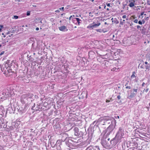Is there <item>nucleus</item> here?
Returning a JSON list of instances; mask_svg holds the SVG:
<instances>
[{"label":"nucleus","mask_w":150,"mask_h":150,"mask_svg":"<svg viewBox=\"0 0 150 150\" xmlns=\"http://www.w3.org/2000/svg\"><path fill=\"white\" fill-rule=\"evenodd\" d=\"M141 28V27L140 26V25H138L137 26V29H139V28Z\"/></svg>","instance_id":"40"},{"label":"nucleus","mask_w":150,"mask_h":150,"mask_svg":"<svg viewBox=\"0 0 150 150\" xmlns=\"http://www.w3.org/2000/svg\"><path fill=\"white\" fill-rule=\"evenodd\" d=\"M124 129L123 128L120 127L118 132L117 134L115 137L114 138L113 140H116L117 142H118L124 135Z\"/></svg>","instance_id":"2"},{"label":"nucleus","mask_w":150,"mask_h":150,"mask_svg":"<svg viewBox=\"0 0 150 150\" xmlns=\"http://www.w3.org/2000/svg\"><path fill=\"white\" fill-rule=\"evenodd\" d=\"M76 28V26H75L74 27V28Z\"/></svg>","instance_id":"58"},{"label":"nucleus","mask_w":150,"mask_h":150,"mask_svg":"<svg viewBox=\"0 0 150 150\" xmlns=\"http://www.w3.org/2000/svg\"><path fill=\"white\" fill-rule=\"evenodd\" d=\"M107 6H108L110 7V4H109V3H108V4L107 3Z\"/></svg>","instance_id":"43"},{"label":"nucleus","mask_w":150,"mask_h":150,"mask_svg":"<svg viewBox=\"0 0 150 150\" xmlns=\"http://www.w3.org/2000/svg\"><path fill=\"white\" fill-rule=\"evenodd\" d=\"M126 20H128V18H126Z\"/></svg>","instance_id":"57"},{"label":"nucleus","mask_w":150,"mask_h":150,"mask_svg":"<svg viewBox=\"0 0 150 150\" xmlns=\"http://www.w3.org/2000/svg\"><path fill=\"white\" fill-rule=\"evenodd\" d=\"M149 42H150V41H149Z\"/></svg>","instance_id":"63"},{"label":"nucleus","mask_w":150,"mask_h":150,"mask_svg":"<svg viewBox=\"0 0 150 150\" xmlns=\"http://www.w3.org/2000/svg\"><path fill=\"white\" fill-rule=\"evenodd\" d=\"M110 49H110L109 52H110V53H112V54L111 55V56L112 57H116V56L119 53V52L118 51L115 52L111 51L110 50Z\"/></svg>","instance_id":"9"},{"label":"nucleus","mask_w":150,"mask_h":150,"mask_svg":"<svg viewBox=\"0 0 150 150\" xmlns=\"http://www.w3.org/2000/svg\"><path fill=\"white\" fill-rule=\"evenodd\" d=\"M112 40L111 39H105V42H104V43L105 44H106L107 45L105 47V48H107V50H108V46H110L111 47L110 45H112L111 44V41ZM104 45H105V44H104Z\"/></svg>","instance_id":"8"},{"label":"nucleus","mask_w":150,"mask_h":150,"mask_svg":"<svg viewBox=\"0 0 150 150\" xmlns=\"http://www.w3.org/2000/svg\"><path fill=\"white\" fill-rule=\"evenodd\" d=\"M146 68V69H148L150 68V64H148V65L145 66Z\"/></svg>","instance_id":"20"},{"label":"nucleus","mask_w":150,"mask_h":150,"mask_svg":"<svg viewBox=\"0 0 150 150\" xmlns=\"http://www.w3.org/2000/svg\"><path fill=\"white\" fill-rule=\"evenodd\" d=\"M36 30H39V28L38 27H37L36 28Z\"/></svg>","instance_id":"46"},{"label":"nucleus","mask_w":150,"mask_h":150,"mask_svg":"<svg viewBox=\"0 0 150 150\" xmlns=\"http://www.w3.org/2000/svg\"><path fill=\"white\" fill-rule=\"evenodd\" d=\"M73 16L74 17V15H73ZM72 17V16H70V17H69V20H71V18Z\"/></svg>","instance_id":"32"},{"label":"nucleus","mask_w":150,"mask_h":150,"mask_svg":"<svg viewBox=\"0 0 150 150\" xmlns=\"http://www.w3.org/2000/svg\"><path fill=\"white\" fill-rule=\"evenodd\" d=\"M22 0H15V1L16 2H19L21 1H22Z\"/></svg>","instance_id":"34"},{"label":"nucleus","mask_w":150,"mask_h":150,"mask_svg":"<svg viewBox=\"0 0 150 150\" xmlns=\"http://www.w3.org/2000/svg\"><path fill=\"white\" fill-rule=\"evenodd\" d=\"M144 15H146V14H144Z\"/></svg>","instance_id":"60"},{"label":"nucleus","mask_w":150,"mask_h":150,"mask_svg":"<svg viewBox=\"0 0 150 150\" xmlns=\"http://www.w3.org/2000/svg\"><path fill=\"white\" fill-rule=\"evenodd\" d=\"M134 74H135V72L134 71L132 73V75H131V79H133L134 78H135L136 76Z\"/></svg>","instance_id":"17"},{"label":"nucleus","mask_w":150,"mask_h":150,"mask_svg":"<svg viewBox=\"0 0 150 150\" xmlns=\"http://www.w3.org/2000/svg\"><path fill=\"white\" fill-rule=\"evenodd\" d=\"M55 12L56 13H59L60 12V11L59 10H57L55 11Z\"/></svg>","instance_id":"38"},{"label":"nucleus","mask_w":150,"mask_h":150,"mask_svg":"<svg viewBox=\"0 0 150 150\" xmlns=\"http://www.w3.org/2000/svg\"><path fill=\"white\" fill-rule=\"evenodd\" d=\"M112 126L111 125L107 127L104 134V138L105 139V140L104 141V147L106 148H109L110 145L111 141H110V139L109 137V136L112 131Z\"/></svg>","instance_id":"1"},{"label":"nucleus","mask_w":150,"mask_h":150,"mask_svg":"<svg viewBox=\"0 0 150 150\" xmlns=\"http://www.w3.org/2000/svg\"><path fill=\"white\" fill-rule=\"evenodd\" d=\"M140 68L141 69H144V64H139L138 66V68Z\"/></svg>","instance_id":"14"},{"label":"nucleus","mask_w":150,"mask_h":150,"mask_svg":"<svg viewBox=\"0 0 150 150\" xmlns=\"http://www.w3.org/2000/svg\"><path fill=\"white\" fill-rule=\"evenodd\" d=\"M116 24H118L119 23V21H117L116 22Z\"/></svg>","instance_id":"49"},{"label":"nucleus","mask_w":150,"mask_h":150,"mask_svg":"<svg viewBox=\"0 0 150 150\" xmlns=\"http://www.w3.org/2000/svg\"><path fill=\"white\" fill-rule=\"evenodd\" d=\"M2 46V45L1 44H0V47H1Z\"/></svg>","instance_id":"55"},{"label":"nucleus","mask_w":150,"mask_h":150,"mask_svg":"<svg viewBox=\"0 0 150 150\" xmlns=\"http://www.w3.org/2000/svg\"><path fill=\"white\" fill-rule=\"evenodd\" d=\"M59 9L60 10H62L63 11H64V7H62L60 8H59Z\"/></svg>","instance_id":"27"},{"label":"nucleus","mask_w":150,"mask_h":150,"mask_svg":"<svg viewBox=\"0 0 150 150\" xmlns=\"http://www.w3.org/2000/svg\"><path fill=\"white\" fill-rule=\"evenodd\" d=\"M109 30V28H107L106 30H105L104 29V31H103L104 33H105V32H106L107 31H108Z\"/></svg>","instance_id":"26"},{"label":"nucleus","mask_w":150,"mask_h":150,"mask_svg":"<svg viewBox=\"0 0 150 150\" xmlns=\"http://www.w3.org/2000/svg\"><path fill=\"white\" fill-rule=\"evenodd\" d=\"M59 28L60 31H62L66 32L68 30V29L67 27L64 25H63L61 26L60 27H59Z\"/></svg>","instance_id":"11"},{"label":"nucleus","mask_w":150,"mask_h":150,"mask_svg":"<svg viewBox=\"0 0 150 150\" xmlns=\"http://www.w3.org/2000/svg\"><path fill=\"white\" fill-rule=\"evenodd\" d=\"M104 23H105V24H107V23L106 22H105Z\"/></svg>","instance_id":"56"},{"label":"nucleus","mask_w":150,"mask_h":150,"mask_svg":"<svg viewBox=\"0 0 150 150\" xmlns=\"http://www.w3.org/2000/svg\"><path fill=\"white\" fill-rule=\"evenodd\" d=\"M142 23H143L144 24V23L145 22V21L144 19L142 20Z\"/></svg>","instance_id":"35"},{"label":"nucleus","mask_w":150,"mask_h":150,"mask_svg":"<svg viewBox=\"0 0 150 150\" xmlns=\"http://www.w3.org/2000/svg\"><path fill=\"white\" fill-rule=\"evenodd\" d=\"M96 31L98 32H101V31L100 30H101L100 29H97L96 30Z\"/></svg>","instance_id":"36"},{"label":"nucleus","mask_w":150,"mask_h":150,"mask_svg":"<svg viewBox=\"0 0 150 150\" xmlns=\"http://www.w3.org/2000/svg\"><path fill=\"white\" fill-rule=\"evenodd\" d=\"M125 20H123L122 21H120V24L122 25H123V24L125 23Z\"/></svg>","instance_id":"21"},{"label":"nucleus","mask_w":150,"mask_h":150,"mask_svg":"<svg viewBox=\"0 0 150 150\" xmlns=\"http://www.w3.org/2000/svg\"><path fill=\"white\" fill-rule=\"evenodd\" d=\"M133 92L132 90L130 91V93L129 95L128 96V98H132L137 95V93L138 91V88H134L133 89Z\"/></svg>","instance_id":"6"},{"label":"nucleus","mask_w":150,"mask_h":150,"mask_svg":"<svg viewBox=\"0 0 150 150\" xmlns=\"http://www.w3.org/2000/svg\"><path fill=\"white\" fill-rule=\"evenodd\" d=\"M138 20L137 19H136L133 21V22L135 23H138Z\"/></svg>","instance_id":"24"},{"label":"nucleus","mask_w":150,"mask_h":150,"mask_svg":"<svg viewBox=\"0 0 150 150\" xmlns=\"http://www.w3.org/2000/svg\"><path fill=\"white\" fill-rule=\"evenodd\" d=\"M138 23L139 24H140V25H142V22L141 21H139L138 22Z\"/></svg>","instance_id":"30"},{"label":"nucleus","mask_w":150,"mask_h":150,"mask_svg":"<svg viewBox=\"0 0 150 150\" xmlns=\"http://www.w3.org/2000/svg\"><path fill=\"white\" fill-rule=\"evenodd\" d=\"M1 30H2V28H0V32H1Z\"/></svg>","instance_id":"50"},{"label":"nucleus","mask_w":150,"mask_h":150,"mask_svg":"<svg viewBox=\"0 0 150 150\" xmlns=\"http://www.w3.org/2000/svg\"><path fill=\"white\" fill-rule=\"evenodd\" d=\"M1 69L2 72L5 74H11L12 72V70L10 69L9 67L8 64L7 63H5L2 65L1 67Z\"/></svg>","instance_id":"3"},{"label":"nucleus","mask_w":150,"mask_h":150,"mask_svg":"<svg viewBox=\"0 0 150 150\" xmlns=\"http://www.w3.org/2000/svg\"><path fill=\"white\" fill-rule=\"evenodd\" d=\"M74 135L77 137L80 136V134L79 132V129L78 128L75 127L74 129Z\"/></svg>","instance_id":"10"},{"label":"nucleus","mask_w":150,"mask_h":150,"mask_svg":"<svg viewBox=\"0 0 150 150\" xmlns=\"http://www.w3.org/2000/svg\"><path fill=\"white\" fill-rule=\"evenodd\" d=\"M104 64L106 67H108L110 65V63L107 60H104Z\"/></svg>","instance_id":"13"},{"label":"nucleus","mask_w":150,"mask_h":150,"mask_svg":"<svg viewBox=\"0 0 150 150\" xmlns=\"http://www.w3.org/2000/svg\"><path fill=\"white\" fill-rule=\"evenodd\" d=\"M1 66V65L0 64V67Z\"/></svg>","instance_id":"62"},{"label":"nucleus","mask_w":150,"mask_h":150,"mask_svg":"<svg viewBox=\"0 0 150 150\" xmlns=\"http://www.w3.org/2000/svg\"><path fill=\"white\" fill-rule=\"evenodd\" d=\"M145 83L144 82H143L142 84V86H143L144 85H145Z\"/></svg>","instance_id":"45"},{"label":"nucleus","mask_w":150,"mask_h":150,"mask_svg":"<svg viewBox=\"0 0 150 150\" xmlns=\"http://www.w3.org/2000/svg\"><path fill=\"white\" fill-rule=\"evenodd\" d=\"M76 18H74L73 19H72V21L73 22V23H75V24H76V25H77V22H76L77 21L76 20Z\"/></svg>","instance_id":"16"},{"label":"nucleus","mask_w":150,"mask_h":150,"mask_svg":"<svg viewBox=\"0 0 150 150\" xmlns=\"http://www.w3.org/2000/svg\"><path fill=\"white\" fill-rule=\"evenodd\" d=\"M128 84V83H127L125 85V86H126V88H127V89H130L131 88V87L130 86H127V85Z\"/></svg>","instance_id":"18"},{"label":"nucleus","mask_w":150,"mask_h":150,"mask_svg":"<svg viewBox=\"0 0 150 150\" xmlns=\"http://www.w3.org/2000/svg\"><path fill=\"white\" fill-rule=\"evenodd\" d=\"M106 6H105L104 7V8L105 9H106Z\"/></svg>","instance_id":"51"},{"label":"nucleus","mask_w":150,"mask_h":150,"mask_svg":"<svg viewBox=\"0 0 150 150\" xmlns=\"http://www.w3.org/2000/svg\"><path fill=\"white\" fill-rule=\"evenodd\" d=\"M112 71H115V70L114 69H112Z\"/></svg>","instance_id":"52"},{"label":"nucleus","mask_w":150,"mask_h":150,"mask_svg":"<svg viewBox=\"0 0 150 150\" xmlns=\"http://www.w3.org/2000/svg\"><path fill=\"white\" fill-rule=\"evenodd\" d=\"M115 37V35H113V36H112V39H113Z\"/></svg>","instance_id":"47"},{"label":"nucleus","mask_w":150,"mask_h":150,"mask_svg":"<svg viewBox=\"0 0 150 150\" xmlns=\"http://www.w3.org/2000/svg\"><path fill=\"white\" fill-rule=\"evenodd\" d=\"M88 95V92H87L86 93V98H87V96Z\"/></svg>","instance_id":"39"},{"label":"nucleus","mask_w":150,"mask_h":150,"mask_svg":"<svg viewBox=\"0 0 150 150\" xmlns=\"http://www.w3.org/2000/svg\"><path fill=\"white\" fill-rule=\"evenodd\" d=\"M117 118H118V119H119V116H117Z\"/></svg>","instance_id":"54"},{"label":"nucleus","mask_w":150,"mask_h":150,"mask_svg":"<svg viewBox=\"0 0 150 150\" xmlns=\"http://www.w3.org/2000/svg\"><path fill=\"white\" fill-rule=\"evenodd\" d=\"M129 2H130L129 4V7H133L134 6V3L135 2V1L134 0L133 2H131L130 1V0H129Z\"/></svg>","instance_id":"12"},{"label":"nucleus","mask_w":150,"mask_h":150,"mask_svg":"<svg viewBox=\"0 0 150 150\" xmlns=\"http://www.w3.org/2000/svg\"><path fill=\"white\" fill-rule=\"evenodd\" d=\"M100 24V23H96L94 22H93L92 23L90 24L87 27V28L88 29H93L94 28H96L99 26Z\"/></svg>","instance_id":"7"},{"label":"nucleus","mask_w":150,"mask_h":150,"mask_svg":"<svg viewBox=\"0 0 150 150\" xmlns=\"http://www.w3.org/2000/svg\"><path fill=\"white\" fill-rule=\"evenodd\" d=\"M106 10H109V8H106Z\"/></svg>","instance_id":"53"},{"label":"nucleus","mask_w":150,"mask_h":150,"mask_svg":"<svg viewBox=\"0 0 150 150\" xmlns=\"http://www.w3.org/2000/svg\"><path fill=\"white\" fill-rule=\"evenodd\" d=\"M110 101V100H106V102L107 103L109 102Z\"/></svg>","instance_id":"41"},{"label":"nucleus","mask_w":150,"mask_h":150,"mask_svg":"<svg viewBox=\"0 0 150 150\" xmlns=\"http://www.w3.org/2000/svg\"><path fill=\"white\" fill-rule=\"evenodd\" d=\"M145 64H148V63L147 62H145Z\"/></svg>","instance_id":"48"},{"label":"nucleus","mask_w":150,"mask_h":150,"mask_svg":"<svg viewBox=\"0 0 150 150\" xmlns=\"http://www.w3.org/2000/svg\"><path fill=\"white\" fill-rule=\"evenodd\" d=\"M144 11L141 12V16L143 15H144Z\"/></svg>","instance_id":"37"},{"label":"nucleus","mask_w":150,"mask_h":150,"mask_svg":"<svg viewBox=\"0 0 150 150\" xmlns=\"http://www.w3.org/2000/svg\"><path fill=\"white\" fill-rule=\"evenodd\" d=\"M56 143L59 144V145H60L61 144V142L60 140H58L57 141Z\"/></svg>","instance_id":"19"},{"label":"nucleus","mask_w":150,"mask_h":150,"mask_svg":"<svg viewBox=\"0 0 150 150\" xmlns=\"http://www.w3.org/2000/svg\"><path fill=\"white\" fill-rule=\"evenodd\" d=\"M0 27H1L0 28H4L3 26V25H0Z\"/></svg>","instance_id":"44"},{"label":"nucleus","mask_w":150,"mask_h":150,"mask_svg":"<svg viewBox=\"0 0 150 150\" xmlns=\"http://www.w3.org/2000/svg\"><path fill=\"white\" fill-rule=\"evenodd\" d=\"M30 15V11H27V15L29 16Z\"/></svg>","instance_id":"25"},{"label":"nucleus","mask_w":150,"mask_h":150,"mask_svg":"<svg viewBox=\"0 0 150 150\" xmlns=\"http://www.w3.org/2000/svg\"><path fill=\"white\" fill-rule=\"evenodd\" d=\"M40 29H42V28H40Z\"/></svg>","instance_id":"61"},{"label":"nucleus","mask_w":150,"mask_h":150,"mask_svg":"<svg viewBox=\"0 0 150 150\" xmlns=\"http://www.w3.org/2000/svg\"><path fill=\"white\" fill-rule=\"evenodd\" d=\"M113 120L114 122H115V120L113 119L111 117L108 116H104V125H108V124L110 123V124L108 127L110 126H112V130L113 129V126L112 125V120Z\"/></svg>","instance_id":"4"},{"label":"nucleus","mask_w":150,"mask_h":150,"mask_svg":"<svg viewBox=\"0 0 150 150\" xmlns=\"http://www.w3.org/2000/svg\"><path fill=\"white\" fill-rule=\"evenodd\" d=\"M18 17L17 16H13V18H14V19H17L18 18Z\"/></svg>","instance_id":"23"},{"label":"nucleus","mask_w":150,"mask_h":150,"mask_svg":"<svg viewBox=\"0 0 150 150\" xmlns=\"http://www.w3.org/2000/svg\"><path fill=\"white\" fill-rule=\"evenodd\" d=\"M93 148L92 147H89L87 148L86 150H93Z\"/></svg>","instance_id":"22"},{"label":"nucleus","mask_w":150,"mask_h":150,"mask_svg":"<svg viewBox=\"0 0 150 150\" xmlns=\"http://www.w3.org/2000/svg\"><path fill=\"white\" fill-rule=\"evenodd\" d=\"M127 17V16L126 15H124L122 16V18H126Z\"/></svg>","instance_id":"28"},{"label":"nucleus","mask_w":150,"mask_h":150,"mask_svg":"<svg viewBox=\"0 0 150 150\" xmlns=\"http://www.w3.org/2000/svg\"><path fill=\"white\" fill-rule=\"evenodd\" d=\"M148 91H149V88H147L145 90V92L146 93V92H147Z\"/></svg>","instance_id":"42"},{"label":"nucleus","mask_w":150,"mask_h":150,"mask_svg":"<svg viewBox=\"0 0 150 150\" xmlns=\"http://www.w3.org/2000/svg\"><path fill=\"white\" fill-rule=\"evenodd\" d=\"M5 52L4 51H2L0 54V56H1L2 54H3Z\"/></svg>","instance_id":"29"},{"label":"nucleus","mask_w":150,"mask_h":150,"mask_svg":"<svg viewBox=\"0 0 150 150\" xmlns=\"http://www.w3.org/2000/svg\"><path fill=\"white\" fill-rule=\"evenodd\" d=\"M147 3L149 5H150V1L148 0L147 1Z\"/></svg>","instance_id":"33"},{"label":"nucleus","mask_w":150,"mask_h":150,"mask_svg":"<svg viewBox=\"0 0 150 150\" xmlns=\"http://www.w3.org/2000/svg\"><path fill=\"white\" fill-rule=\"evenodd\" d=\"M117 97L118 100H120L121 98V96L120 95L117 96Z\"/></svg>","instance_id":"31"},{"label":"nucleus","mask_w":150,"mask_h":150,"mask_svg":"<svg viewBox=\"0 0 150 150\" xmlns=\"http://www.w3.org/2000/svg\"><path fill=\"white\" fill-rule=\"evenodd\" d=\"M36 111H37V110H36Z\"/></svg>","instance_id":"59"},{"label":"nucleus","mask_w":150,"mask_h":150,"mask_svg":"<svg viewBox=\"0 0 150 150\" xmlns=\"http://www.w3.org/2000/svg\"><path fill=\"white\" fill-rule=\"evenodd\" d=\"M76 22H77V25H79L80 23V21H81V19H80L79 18H76Z\"/></svg>","instance_id":"15"},{"label":"nucleus","mask_w":150,"mask_h":150,"mask_svg":"<svg viewBox=\"0 0 150 150\" xmlns=\"http://www.w3.org/2000/svg\"><path fill=\"white\" fill-rule=\"evenodd\" d=\"M111 48L110 47L108 46V49L107 50L106 48L104 49V59L110 58V57H111L112 53H110L109 52L110 49Z\"/></svg>","instance_id":"5"}]
</instances>
